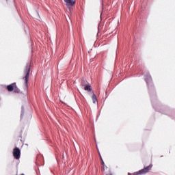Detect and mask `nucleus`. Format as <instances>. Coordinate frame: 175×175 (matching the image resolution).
<instances>
[{"label": "nucleus", "instance_id": "f257e3e1", "mask_svg": "<svg viewBox=\"0 0 175 175\" xmlns=\"http://www.w3.org/2000/svg\"><path fill=\"white\" fill-rule=\"evenodd\" d=\"M145 81L148 85V88L150 95L151 94H153V97L152 96H151L150 98L153 107H155V103H157V96L155 95V90L154 89V85L152 84V78L151 77V75L149 73L145 75Z\"/></svg>", "mask_w": 175, "mask_h": 175}, {"label": "nucleus", "instance_id": "1a4fd4ad", "mask_svg": "<svg viewBox=\"0 0 175 175\" xmlns=\"http://www.w3.org/2000/svg\"><path fill=\"white\" fill-rule=\"evenodd\" d=\"M92 99L93 100V103H98V98H96V95L95 94H94V92H92Z\"/></svg>", "mask_w": 175, "mask_h": 175}, {"label": "nucleus", "instance_id": "ddd939ff", "mask_svg": "<svg viewBox=\"0 0 175 175\" xmlns=\"http://www.w3.org/2000/svg\"><path fill=\"white\" fill-rule=\"evenodd\" d=\"M100 158L101 159L102 165L105 166V162L103 161V159H102V157L100 155Z\"/></svg>", "mask_w": 175, "mask_h": 175}, {"label": "nucleus", "instance_id": "39448f33", "mask_svg": "<svg viewBox=\"0 0 175 175\" xmlns=\"http://www.w3.org/2000/svg\"><path fill=\"white\" fill-rule=\"evenodd\" d=\"M164 114H167V116H170V117H175V110L170 107L165 108Z\"/></svg>", "mask_w": 175, "mask_h": 175}, {"label": "nucleus", "instance_id": "7ed1b4c3", "mask_svg": "<svg viewBox=\"0 0 175 175\" xmlns=\"http://www.w3.org/2000/svg\"><path fill=\"white\" fill-rule=\"evenodd\" d=\"M151 169H152V164H150L148 166L144 167V169L135 172L134 173H131L129 172L128 175H142V174H146V173H148V172H150V170H151Z\"/></svg>", "mask_w": 175, "mask_h": 175}, {"label": "nucleus", "instance_id": "9b49d317", "mask_svg": "<svg viewBox=\"0 0 175 175\" xmlns=\"http://www.w3.org/2000/svg\"><path fill=\"white\" fill-rule=\"evenodd\" d=\"M24 113H25L24 106H22L21 107V120H23V118L24 117Z\"/></svg>", "mask_w": 175, "mask_h": 175}, {"label": "nucleus", "instance_id": "4468645a", "mask_svg": "<svg viewBox=\"0 0 175 175\" xmlns=\"http://www.w3.org/2000/svg\"><path fill=\"white\" fill-rule=\"evenodd\" d=\"M107 175H113V174L109 173V174H107Z\"/></svg>", "mask_w": 175, "mask_h": 175}, {"label": "nucleus", "instance_id": "6e6552de", "mask_svg": "<svg viewBox=\"0 0 175 175\" xmlns=\"http://www.w3.org/2000/svg\"><path fill=\"white\" fill-rule=\"evenodd\" d=\"M84 90L85 91H88L89 92H93L92 89L91 88V85H86L85 86H84Z\"/></svg>", "mask_w": 175, "mask_h": 175}, {"label": "nucleus", "instance_id": "f03ea898", "mask_svg": "<svg viewBox=\"0 0 175 175\" xmlns=\"http://www.w3.org/2000/svg\"><path fill=\"white\" fill-rule=\"evenodd\" d=\"M29 72H31V62L27 63L24 73L25 77H23V80H25V87H28V81L29 80Z\"/></svg>", "mask_w": 175, "mask_h": 175}, {"label": "nucleus", "instance_id": "20e7f679", "mask_svg": "<svg viewBox=\"0 0 175 175\" xmlns=\"http://www.w3.org/2000/svg\"><path fill=\"white\" fill-rule=\"evenodd\" d=\"M12 155L14 158V159L18 160L20 159L21 157V150H20L18 148L15 147L13 149L12 151Z\"/></svg>", "mask_w": 175, "mask_h": 175}, {"label": "nucleus", "instance_id": "9d476101", "mask_svg": "<svg viewBox=\"0 0 175 175\" xmlns=\"http://www.w3.org/2000/svg\"><path fill=\"white\" fill-rule=\"evenodd\" d=\"M87 84H88V81H87V80H85V79L81 80V87H85V85H88Z\"/></svg>", "mask_w": 175, "mask_h": 175}, {"label": "nucleus", "instance_id": "f8f14e48", "mask_svg": "<svg viewBox=\"0 0 175 175\" xmlns=\"http://www.w3.org/2000/svg\"><path fill=\"white\" fill-rule=\"evenodd\" d=\"M14 92L16 94H20V89H18L17 87L14 88Z\"/></svg>", "mask_w": 175, "mask_h": 175}, {"label": "nucleus", "instance_id": "0eeeda50", "mask_svg": "<svg viewBox=\"0 0 175 175\" xmlns=\"http://www.w3.org/2000/svg\"><path fill=\"white\" fill-rule=\"evenodd\" d=\"M14 85H16V83H14L12 84L8 85L7 86L8 91H9L10 92H12V91H14Z\"/></svg>", "mask_w": 175, "mask_h": 175}, {"label": "nucleus", "instance_id": "423d86ee", "mask_svg": "<svg viewBox=\"0 0 175 175\" xmlns=\"http://www.w3.org/2000/svg\"><path fill=\"white\" fill-rule=\"evenodd\" d=\"M64 1L67 8H69V6H75V5H76V0H64Z\"/></svg>", "mask_w": 175, "mask_h": 175}]
</instances>
